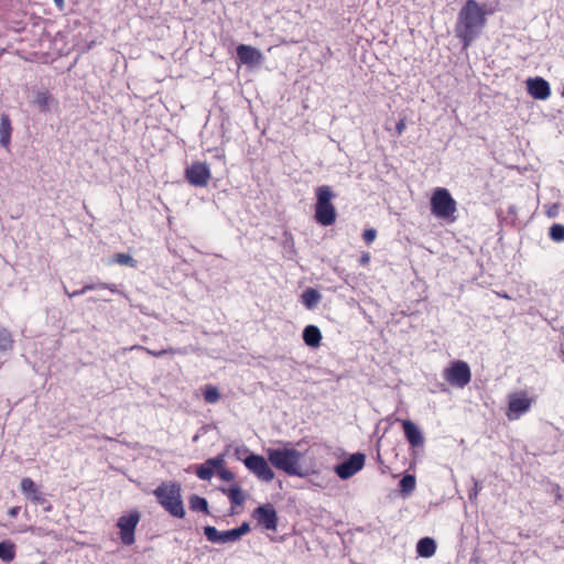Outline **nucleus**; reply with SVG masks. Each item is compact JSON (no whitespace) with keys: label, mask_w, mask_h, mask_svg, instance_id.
I'll return each instance as SVG.
<instances>
[{"label":"nucleus","mask_w":564,"mask_h":564,"mask_svg":"<svg viewBox=\"0 0 564 564\" xmlns=\"http://www.w3.org/2000/svg\"><path fill=\"white\" fill-rule=\"evenodd\" d=\"M495 11L494 8L487 9L485 4H480L476 0L465 2L458 13L455 28L456 35L463 42L464 48L470 46L481 34L487 24V15Z\"/></svg>","instance_id":"1"},{"label":"nucleus","mask_w":564,"mask_h":564,"mask_svg":"<svg viewBox=\"0 0 564 564\" xmlns=\"http://www.w3.org/2000/svg\"><path fill=\"white\" fill-rule=\"evenodd\" d=\"M159 505L172 517L183 519L185 508L182 499V487L176 481H163L153 491Z\"/></svg>","instance_id":"2"},{"label":"nucleus","mask_w":564,"mask_h":564,"mask_svg":"<svg viewBox=\"0 0 564 564\" xmlns=\"http://www.w3.org/2000/svg\"><path fill=\"white\" fill-rule=\"evenodd\" d=\"M267 455L268 460L276 469L284 471L289 476H304L300 466L302 454L297 449L291 447L269 448Z\"/></svg>","instance_id":"3"},{"label":"nucleus","mask_w":564,"mask_h":564,"mask_svg":"<svg viewBox=\"0 0 564 564\" xmlns=\"http://www.w3.org/2000/svg\"><path fill=\"white\" fill-rule=\"evenodd\" d=\"M316 203L314 218L316 223L322 226H332L336 221L337 213L333 204V199L336 197L332 187L328 185H322L315 189Z\"/></svg>","instance_id":"4"},{"label":"nucleus","mask_w":564,"mask_h":564,"mask_svg":"<svg viewBox=\"0 0 564 564\" xmlns=\"http://www.w3.org/2000/svg\"><path fill=\"white\" fill-rule=\"evenodd\" d=\"M430 205L431 212L436 218L451 223L456 220L457 203L448 189L444 187L435 188L432 193Z\"/></svg>","instance_id":"5"},{"label":"nucleus","mask_w":564,"mask_h":564,"mask_svg":"<svg viewBox=\"0 0 564 564\" xmlns=\"http://www.w3.org/2000/svg\"><path fill=\"white\" fill-rule=\"evenodd\" d=\"M140 519L141 513L137 509L130 510L118 518L117 528L123 545L130 546L135 542V529Z\"/></svg>","instance_id":"6"},{"label":"nucleus","mask_w":564,"mask_h":564,"mask_svg":"<svg viewBox=\"0 0 564 564\" xmlns=\"http://www.w3.org/2000/svg\"><path fill=\"white\" fill-rule=\"evenodd\" d=\"M443 378L455 388H465L471 380V371L466 361L455 360L444 369Z\"/></svg>","instance_id":"7"},{"label":"nucleus","mask_w":564,"mask_h":564,"mask_svg":"<svg viewBox=\"0 0 564 564\" xmlns=\"http://www.w3.org/2000/svg\"><path fill=\"white\" fill-rule=\"evenodd\" d=\"M533 403V398H530L525 391H518L509 394L508 408L506 415L508 420H519L524 413H527Z\"/></svg>","instance_id":"8"},{"label":"nucleus","mask_w":564,"mask_h":564,"mask_svg":"<svg viewBox=\"0 0 564 564\" xmlns=\"http://www.w3.org/2000/svg\"><path fill=\"white\" fill-rule=\"evenodd\" d=\"M242 462L247 469L251 471L259 480L270 482L274 479L275 474L263 456L252 453L248 455Z\"/></svg>","instance_id":"9"},{"label":"nucleus","mask_w":564,"mask_h":564,"mask_svg":"<svg viewBox=\"0 0 564 564\" xmlns=\"http://www.w3.org/2000/svg\"><path fill=\"white\" fill-rule=\"evenodd\" d=\"M185 180L195 187H205L212 178V172L207 163L195 161L185 170Z\"/></svg>","instance_id":"10"},{"label":"nucleus","mask_w":564,"mask_h":564,"mask_svg":"<svg viewBox=\"0 0 564 564\" xmlns=\"http://www.w3.org/2000/svg\"><path fill=\"white\" fill-rule=\"evenodd\" d=\"M252 518L265 530L275 531L278 528V513L271 503L257 507L252 512Z\"/></svg>","instance_id":"11"},{"label":"nucleus","mask_w":564,"mask_h":564,"mask_svg":"<svg viewBox=\"0 0 564 564\" xmlns=\"http://www.w3.org/2000/svg\"><path fill=\"white\" fill-rule=\"evenodd\" d=\"M365 459L362 453L352 454L348 459L335 466V473L339 478L348 479L364 468Z\"/></svg>","instance_id":"12"},{"label":"nucleus","mask_w":564,"mask_h":564,"mask_svg":"<svg viewBox=\"0 0 564 564\" xmlns=\"http://www.w3.org/2000/svg\"><path fill=\"white\" fill-rule=\"evenodd\" d=\"M237 56L241 64L249 66L260 65L263 61V55L258 48L246 44L237 46Z\"/></svg>","instance_id":"13"},{"label":"nucleus","mask_w":564,"mask_h":564,"mask_svg":"<svg viewBox=\"0 0 564 564\" xmlns=\"http://www.w3.org/2000/svg\"><path fill=\"white\" fill-rule=\"evenodd\" d=\"M223 466H225V454H219L200 465L196 470V475L202 480H209L214 476V471Z\"/></svg>","instance_id":"14"},{"label":"nucleus","mask_w":564,"mask_h":564,"mask_svg":"<svg viewBox=\"0 0 564 564\" xmlns=\"http://www.w3.org/2000/svg\"><path fill=\"white\" fill-rule=\"evenodd\" d=\"M528 93L535 99L545 100L551 95V88L549 83L542 78H530L527 82Z\"/></svg>","instance_id":"15"},{"label":"nucleus","mask_w":564,"mask_h":564,"mask_svg":"<svg viewBox=\"0 0 564 564\" xmlns=\"http://www.w3.org/2000/svg\"><path fill=\"white\" fill-rule=\"evenodd\" d=\"M21 491L23 495L28 497L35 505H43L46 502L43 494L40 491L36 484L29 477H25L21 480L20 484Z\"/></svg>","instance_id":"16"},{"label":"nucleus","mask_w":564,"mask_h":564,"mask_svg":"<svg viewBox=\"0 0 564 564\" xmlns=\"http://www.w3.org/2000/svg\"><path fill=\"white\" fill-rule=\"evenodd\" d=\"M404 436L412 447H419L424 444V437L419 427L410 420L402 422Z\"/></svg>","instance_id":"17"},{"label":"nucleus","mask_w":564,"mask_h":564,"mask_svg":"<svg viewBox=\"0 0 564 564\" xmlns=\"http://www.w3.org/2000/svg\"><path fill=\"white\" fill-rule=\"evenodd\" d=\"M12 126L10 117L3 113L0 117V144L9 150L11 143Z\"/></svg>","instance_id":"18"},{"label":"nucleus","mask_w":564,"mask_h":564,"mask_svg":"<svg viewBox=\"0 0 564 564\" xmlns=\"http://www.w3.org/2000/svg\"><path fill=\"white\" fill-rule=\"evenodd\" d=\"M304 343L312 348H316L321 345L322 333L315 325H307L303 330Z\"/></svg>","instance_id":"19"},{"label":"nucleus","mask_w":564,"mask_h":564,"mask_svg":"<svg viewBox=\"0 0 564 564\" xmlns=\"http://www.w3.org/2000/svg\"><path fill=\"white\" fill-rule=\"evenodd\" d=\"M96 289L109 290L112 293H116L118 291L116 284L105 283V282H98L95 284H85L80 290H76L74 292H69L66 288L64 289V291L69 297H74V296L85 294L86 292L96 290Z\"/></svg>","instance_id":"20"},{"label":"nucleus","mask_w":564,"mask_h":564,"mask_svg":"<svg viewBox=\"0 0 564 564\" xmlns=\"http://www.w3.org/2000/svg\"><path fill=\"white\" fill-rule=\"evenodd\" d=\"M416 552L422 557H431L436 552V543L432 538H422L416 544Z\"/></svg>","instance_id":"21"},{"label":"nucleus","mask_w":564,"mask_h":564,"mask_svg":"<svg viewBox=\"0 0 564 564\" xmlns=\"http://www.w3.org/2000/svg\"><path fill=\"white\" fill-rule=\"evenodd\" d=\"M221 491L228 497L234 506H241L246 500V495L239 485H234L229 488H221Z\"/></svg>","instance_id":"22"},{"label":"nucleus","mask_w":564,"mask_h":564,"mask_svg":"<svg viewBox=\"0 0 564 564\" xmlns=\"http://www.w3.org/2000/svg\"><path fill=\"white\" fill-rule=\"evenodd\" d=\"M142 350L144 352H147L148 355L150 356H153V357H162L164 355H176V354H180L181 350L180 349H176V348H173V347H170V348H166V349H161V350H153V349H150L148 347H144V346H140V345H134V346H131L130 348H124V350Z\"/></svg>","instance_id":"23"},{"label":"nucleus","mask_w":564,"mask_h":564,"mask_svg":"<svg viewBox=\"0 0 564 564\" xmlns=\"http://www.w3.org/2000/svg\"><path fill=\"white\" fill-rule=\"evenodd\" d=\"M302 303L307 307V308H313L314 306H316V304L319 302L321 300V294L318 293L317 290L315 289H312V288H308L306 289L303 293H302Z\"/></svg>","instance_id":"24"},{"label":"nucleus","mask_w":564,"mask_h":564,"mask_svg":"<svg viewBox=\"0 0 564 564\" xmlns=\"http://www.w3.org/2000/svg\"><path fill=\"white\" fill-rule=\"evenodd\" d=\"M51 101L52 95L47 90H40L34 96V104L42 112H46L48 110Z\"/></svg>","instance_id":"25"},{"label":"nucleus","mask_w":564,"mask_h":564,"mask_svg":"<svg viewBox=\"0 0 564 564\" xmlns=\"http://www.w3.org/2000/svg\"><path fill=\"white\" fill-rule=\"evenodd\" d=\"M14 340L11 332L8 328H0V351L12 350Z\"/></svg>","instance_id":"26"},{"label":"nucleus","mask_w":564,"mask_h":564,"mask_svg":"<svg viewBox=\"0 0 564 564\" xmlns=\"http://www.w3.org/2000/svg\"><path fill=\"white\" fill-rule=\"evenodd\" d=\"M15 557V545L10 541L0 543V558L4 562H11Z\"/></svg>","instance_id":"27"},{"label":"nucleus","mask_w":564,"mask_h":564,"mask_svg":"<svg viewBox=\"0 0 564 564\" xmlns=\"http://www.w3.org/2000/svg\"><path fill=\"white\" fill-rule=\"evenodd\" d=\"M416 480L414 475H405L400 480V491L402 495L408 496L415 489Z\"/></svg>","instance_id":"28"},{"label":"nucleus","mask_w":564,"mask_h":564,"mask_svg":"<svg viewBox=\"0 0 564 564\" xmlns=\"http://www.w3.org/2000/svg\"><path fill=\"white\" fill-rule=\"evenodd\" d=\"M204 400L209 404H215L220 400V392L217 387L207 384L204 388Z\"/></svg>","instance_id":"29"},{"label":"nucleus","mask_w":564,"mask_h":564,"mask_svg":"<svg viewBox=\"0 0 564 564\" xmlns=\"http://www.w3.org/2000/svg\"><path fill=\"white\" fill-rule=\"evenodd\" d=\"M189 508L193 511L208 512L207 500L205 498L196 496V495H194L189 498Z\"/></svg>","instance_id":"30"},{"label":"nucleus","mask_w":564,"mask_h":564,"mask_svg":"<svg viewBox=\"0 0 564 564\" xmlns=\"http://www.w3.org/2000/svg\"><path fill=\"white\" fill-rule=\"evenodd\" d=\"M549 236L555 242H563L564 241V225L553 224L550 227Z\"/></svg>","instance_id":"31"},{"label":"nucleus","mask_w":564,"mask_h":564,"mask_svg":"<svg viewBox=\"0 0 564 564\" xmlns=\"http://www.w3.org/2000/svg\"><path fill=\"white\" fill-rule=\"evenodd\" d=\"M204 534L206 539L212 543H220L221 532L218 531L215 527L207 525L204 528Z\"/></svg>","instance_id":"32"},{"label":"nucleus","mask_w":564,"mask_h":564,"mask_svg":"<svg viewBox=\"0 0 564 564\" xmlns=\"http://www.w3.org/2000/svg\"><path fill=\"white\" fill-rule=\"evenodd\" d=\"M113 261L116 263L121 264V265H128V267H132V268H134L135 263H137L135 260L131 256H129L127 253H117V254H115Z\"/></svg>","instance_id":"33"},{"label":"nucleus","mask_w":564,"mask_h":564,"mask_svg":"<svg viewBox=\"0 0 564 564\" xmlns=\"http://www.w3.org/2000/svg\"><path fill=\"white\" fill-rule=\"evenodd\" d=\"M377 238V230L375 228L365 229L362 232V239L367 245L372 243Z\"/></svg>","instance_id":"34"},{"label":"nucleus","mask_w":564,"mask_h":564,"mask_svg":"<svg viewBox=\"0 0 564 564\" xmlns=\"http://www.w3.org/2000/svg\"><path fill=\"white\" fill-rule=\"evenodd\" d=\"M239 540L235 529L221 532L220 543L234 542Z\"/></svg>","instance_id":"35"},{"label":"nucleus","mask_w":564,"mask_h":564,"mask_svg":"<svg viewBox=\"0 0 564 564\" xmlns=\"http://www.w3.org/2000/svg\"><path fill=\"white\" fill-rule=\"evenodd\" d=\"M217 474L220 479L226 481H232L235 479V475L231 470L225 468V466L218 468Z\"/></svg>","instance_id":"36"},{"label":"nucleus","mask_w":564,"mask_h":564,"mask_svg":"<svg viewBox=\"0 0 564 564\" xmlns=\"http://www.w3.org/2000/svg\"><path fill=\"white\" fill-rule=\"evenodd\" d=\"M238 539H240L243 534L248 533L250 531L249 523L243 522L240 527L235 529Z\"/></svg>","instance_id":"37"},{"label":"nucleus","mask_w":564,"mask_h":564,"mask_svg":"<svg viewBox=\"0 0 564 564\" xmlns=\"http://www.w3.org/2000/svg\"><path fill=\"white\" fill-rule=\"evenodd\" d=\"M406 128L405 118H401L395 124V132L398 135H402Z\"/></svg>","instance_id":"38"},{"label":"nucleus","mask_w":564,"mask_h":564,"mask_svg":"<svg viewBox=\"0 0 564 564\" xmlns=\"http://www.w3.org/2000/svg\"><path fill=\"white\" fill-rule=\"evenodd\" d=\"M369 262H370V253L369 252H362L360 258H359L360 265L366 267V265L369 264Z\"/></svg>","instance_id":"39"},{"label":"nucleus","mask_w":564,"mask_h":564,"mask_svg":"<svg viewBox=\"0 0 564 564\" xmlns=\"http://www.w3.org/2000/svg\"><path fill=\"white\" fill-rule=\"evenodd\" d=\"M19 510H20V508H19V507H13V508H11V509L9 510V516H11V517H17V516H18V513H19Z\"/></svg>","instance_id":"40"},{"label":"nucleus","mask_w":564,"mask_h":564,"mask_svg":"<svg viewBox=\"0 0 564 564\" xmlns=\"http://www.w3.org/2000/svg\"><path fill=\"white\" fill-rule=\"evenodd\" d=\"M557 214V206H554L553 209L547 212L549 217H554Z\"/></svg>","instance_id":"41"},{"label":"nucleus","mask_w":564,"mask_h":564,"mask_svg":"<svg viewBox=\"0 0 564 564\" xmlns=\"http://www.w3.org/2000/svg\"><path fill=\"white\" fill-rule=\"evenodd\" d=\"M57 7L62 8L64 4V0H54Z\"/></svg>","instance_id":"42"},{"label":"nucleus","mask_w":564,"mask_h":564,"mask_svg":"<svg viewBox=\"0 0 564 564\" xmlns=\"http://www.w3.org/2000/svg\"><path fill=\"white\" fill-rule=\"evenodd\" d=\"M561 97H563V98H564V85H563V88H562V90H561Z\"/></svg>","instance_id":"43"},{"label":"nucleus","mask_w":564,"mask_h":564,"mask_svg":"<svg viewBox=\"0 0 564 564\" xmlns=\"http://www.w3.org/2000/svg\"><path fill=\"white\" fill-rule=\"evenodd\" d=\"M477 494H478V488L476 487L474 495L477 496Z\"/></svg>","instance_id":"44"}]
</instances>
